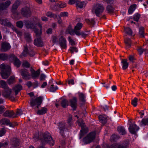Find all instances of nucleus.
I'll return each mask as SVG.
<instances>
[{
  "mask_svg": "<svg viewBox=\"0 0 148 148\" xmlns=\"http://www.w3.org/2000/svg\"><path fill=\"white\" fill-rule=\"evenodd\" d=\"M39 19L35 17L32 22L27 21L26 25L27 28L33 29L36 34L37 38L34 40V45L38 47H42L43 45V43L40 36L42 33V26L39 23Z\"/></svg>",
  "mask_w": 148,
  "mask_h": 148,
  "instance_id": "obj_1",
  "label": "nucleus"
},
{
  "mask_svg": "<svg viewBox=\"0 0 148 148\" xmlns=\"http://www.w3.org/2000/svg\"><path fill=\"white\" fill-rule=\"evenodd\" d=\"M0 68L1 70V74L2 78L4 79H6L10 74L11 69L10 66L3 63L0 65Z\"/></svg>",
  "mask_w": 148,
  "mask_h": 148,
  "instance_id": "obj_2",
  "label": "nucleus"
},
{
  "mask_svg": "<svg viewBox=\"0 0 148 148\" xmlns=\"http://www.w3.org/2000/svg\"><path fill=\"white\" fill-rule=\"evenodd\" d=\"M43 99V98L42 96H39L35 99L32 98L30 100V106L35 109L36 107L38 108L42 103Z\"/></svg>",
  "mask_w": 148,
  "mask_h": 148,
  "instance_id": "obj_3",
  "label": "nucleus"
},
{
  "mask_svg": "<svg viewBox=\"0 0 148 148\" xmlns=\"http://www.w3.org/2000/svg\"><path fill=\"white\" fill-rule=\"evenodd\" d=\"M41 140L43 144L47 143L50 145H53L54 143L50 134L48 132H46L45 133L43 138L41 139Z\"/></svg>",
  "mask_w": 148,
  "mask_h": 148,
  "instance_id": "obj_4",
  "label": "nucleus"
},
{
  "mask_svg": "<svg viewBox=\"0 0 148 148\" xmlns=\"http://www.w3.org/2000/svg\"><path fill=\"white\" fill-rule=\"evenodd\" d=\"M104 7L102 5L97 4L95 5L92 9V12L94 13L97 16H99L100 14L102 13L103 11Z\"/></svg>",
  "mask_w": 148,
  "mask_h": 148,
  "instance_id": "obj_5",
  "label": "nucleus"
},
{
  "mask_svg": "<svg viewBox=\"0 0 148 148\" xmlns=\"http://www.w3.org/2000/svg\"><path fill=\"white\" fill-rule=\"evenodd\" d=\"M2 95L4 97L8 98L12 101L14 100V98L12 94V90L8 88L4 90L2 92Z\"/></svg>",
  "mask_w": 148,
  "mask_h": 148,
  "instance_id": "obj_6",
  "label": "nucleus"
},
{
  "mask_svg": "<svg viewBox=\"0 0 148 148\" xmlns=\"http://www.w3.org/2000/svg\"><path fill=\"white\" fill-rule=\"evenodd\" d=\"M77 122L78 123V125L82 127V130L80 131L79 136V138L81 139L86 132L87 130L84 128V123L82 120L81 119H79L77 121Z\"/></svg>",
  "mask_w": 148,
  "mask_h": 148,
  "instance_id": "obj_7",
  "label": "nucleus"
},
{
  "mask_svg": "<svg viewBox=\"0 0 148 148\" xmlns=\"http://www.w3.org/2000/svg\"><path fill=\"white\" fill-rule=\"evenodd\" d=\"M95 132H91L84 139V141L86 144L90 143L95 138Z\"/></svg>",
  "mask_w": 148,
  "mask_h": 148,
  "instance_id": "obj_8",
  "label": "nucleus"
},
{
  "mask_svg": "<svg viewBox=\"0 0 148 148\" xmlns=\"http://www.w3.org/2000/svg\"><path fill=\"white\" fill-rule=\"evenodd\" d=\"M67 41L66 38L63 36H60L59 37V44L61 49H66L67 48Z\"/></svg>",
  "mask_w": 148,
  "mask_h": 148,
  "instance_id": "obj_9",
  "label": "nucleus"
},
{
  "mask_svg": "<svg viewBox=\"0 0 148 148\" xmlns=\"http://www.w3.org/2000/svg\"><path fill=\"white\" fill-rule=\"evenodd\" d=\"M128 143L126 142L122 143H117L111 145L109 148H127L128 147Z\"/></svg>",
  "mask_w": 148,
  "mask_h": 148,
  "instance_id": "obj_10",
  "label": "nucleus"
},
{
  "mask_svg": "<svg viewBox=\"0 0 148 148\" xmlns=\"http://www.w3.org/2000/svg\"><path fill=\"white\" fill-rule=\"evenodd\" d=\"M139 129V127L134 124H130L128 128L130 132L132 134H135Z\"/></svg>",
  "mask_w": 148,
  "mask_h": 148,
  "instance_id": "obj_11",
  "label": "nucleus"
},
{
  "mask_svg": "<svg viewBox=\"0 0 148 148\" xmlns=\"http://www.w3.org/2000/svg\"><path fill=\"white\" fill-rule=\"evenodd\" d=\"M108 3V5L107 7V10L108 12L111 13L114 12V8L113 7L112 4L113 3L114 0H106Z\"/></svg>",
  "mask_w": 148,
  "mask_h": 148,
  "instance_id": "obj_12",
  "label": "nucleus"
},
{
  "mask_svg": "<svg viewBox=\"0 0 148 148\" xmlns=\"http://www.w3.org/2000/svg\"><path fill=\"white\" fill-rule=\"evenodd\" d=\"M21 75L23 79H29L30 78V75L27 69H22L21 72Z\"/></svg>",
  "mask_w": 148,
  "mask_h": 148,
  "instance_id": "obj_13",
  "label": "nucleus"
},
{
  "mask_svg": "<svg viewBox=\"0 0 148 148\" xmlns=\"http://www.w3.org/2000/svg\"><path fill=\"white\" fill-rule=\"evenodd\" d=\"M82 27V23H79L75 26L74 29V32L75 34L77 36H80L81 35V33L80 30Z\"/></svg>",
  "mask_w": 148,
  "mask_h": 148,
  "instance_id": "obj_14",
  "label": "nucleus"
},
{
  "mask_svg": "<svg viewBox=\"0 0 148 148\" xmlns=\"http://www.w3.org/2000/svg\"><path fill=\"white\" fill-rule=\"evenodd\" d=\"M10 45L6 42H4L2 43L1 50L2 52H4L7 51L10 48Z\"/></svg>",
  "mask_w": 148,
  "mask_h": 148,
  "instance_id": "obj_15",
  "label": "nucleus"
},
{
  "mask_svg": "<svg viewBox=\"0 0 148 148\" xmlns=\"http://www.w3.org/2000/svg\"><path fill=\"white\" fill-rule=\"evenodd\" d=\"M21 13L24 16L28 17L30 15L31 11L29 7H26L22 8L21 10Z\"/></svg>",
  "mask_w": 148,
  "mask_h": 148,
  "instance_id": "obj_16",
  "label": "nucleus"
},
{
  "mask_svg": "<svg viewBox=\"0 0 148 148\" xmlns=\"http://www.w3.org/2000/svg\"><path fill=\"white\" fill-rule=\"evenodd\" d=\"M0 23L3 25L6 26L11 27L12 29L15 30V28L14 27L12 24L9 22V21L6 19H0Z\"/></svg>",
  "mask_w": 148,
  "mask_h": 148,
  "instance_id": "obj_17",
  "label": "nucleus"
},
{
  "mask_svg": "<svg viewBox=\"0 0 148 148\" xmlns=\"http://www.w3.org/2000/svg\"><path fill=\"white\" fill-rule=\"evenodd\" d=\"M70 106L73 108V110H75L77 107V99L74 97L70 100Z\"/></svg>",
  "mask_w": 148,
  "mask_h": 148,
  "instance_id": "obj_18",
  "label": "nucleus"
},
{
  "mask_svg": "<svg viewBox=\"0 0 148 148\" xmlns=\"http://www.w3.org/2000/svg\"><path fill=\"white\" fill-rule=\"evenodd\" d=\"M58 128L60 130V134L63 136L64 132L66 130V128L65 127V123L64 122H61L59 123L58 125Z\"/></svg>",
  "mask_w": 148,
  "mask_h": 148,
  "instance_id": "obj_19",
  "label": "nucleus"
},
{
  "mask_svg": "<svg viewBox=\"0 0 148 148\" xmlns=\"http://www.w3.org/2000/svg\"><path fill=\"white\" fill-rule=\"evenodd\" d=\"M4 116L13 118L16 117V115L13 110H7L4 113Z\"/></svg>",
  "mask_w": 148,
  "mask_h": 148,
  "instance_id": "obj_20",
  "label": "nucleus"
},
{
  "mask_svg": "<svg viewBox=\"0 0 148 148\" xmlns=\"http://www.w3.org/2000/svg\"><path fill=\"white\" fill-rule=\"evenodd\" d=\"M11 3L10 1L8 0L5 3H2L0 4V10L6 9L9 6Z\"/></svg>",
  "mask_w": 148,
  "mask_h": 148,
  "instance_id": "obj_21",
  "label": "nucleus"
},
{
  "mask_svg": "<svg viewBox=\"0 0 148 148\" xmlns=\"http://www.w3.org/2000/svg\"><path fill=\"white\" fill-rule=\"evenodd\" d=\"M49 86H50V91L51 92H54L58 89V88L56 86H54L53 84V81L52 80H50L49 83Z\"/></svg>",
  "mask_w": 148,
  "mask_h": 148,
  "instance_id": "obj_22",
  "label": "nucleus"
},
{
  "mask_svg": "<svg viewBox=\"0 0 148 148\" xmlns=\"http://www.w3.org/2000/svg\"><path fill=\"white\" fill-rule=\"evenodd\" d=\"M100 121L103 124L106 123L107 121V116L105 114L101 115L99 116Z\"/></svg>",
  "mask_w": 148,
  "mask_h": 148,
  "instance_id": "obj_23",
  "label": "nucleus"
},
{
  "mask_svg": "<svg viewBox=\"0 0 148 148\" xmlns=\"http://www.w3.org/2000/svg\"><path fill=\"white\" fill-rule=\"evenodd\" d=\"M40 74L39 71L37 70L35 71L34 70H32L31 71V75L32 78L36 79L38 78Z\"/></svg>",
  "mask_w": 148,
  "mask_h": 148,
  "instance_id": "obj_24",
  "label": "nucleus"
},
{
  "mask_svg": "<svg viewBox=\"0 0 148 148\" xmlns=\"http://www.w3.org/2000/svg\"><path fill=\"white\" fill-rule=\"evenodd\" d=\"M21 3L20 1L17 0L16 1L12 6L11 8L12 12H14L17 9Z\"/></svg>",
  "mask_w": 148,
  "mask_h": 148,
  "instance_id": "obj_25",
  "label": "nucleus"
},
{
  "mask_svg": "<svg viewBox=\"0 0 148 148\" xmlns=\"http://www.w3.org/2000/svg\"><path fill=\"white\" fill-rule=\"evenodd\" d=\"M22 89V87L20 84L16 85L13 88V90L15 92V95H16L18 92Z\"/></svg>",
  "mask_w": 148,
  "mask_h": 148,
  "instance_id": "obj_26",
  "label": "nucleus"
},
{
  "mask_svg": "<svg viewBox=\"0 0 148 148\" xmlns=\"http://www.w3.org/2000/svg\"><path fill=\"white\" fill-rule=\"evenodd\" d=\"M47 111L46 108L42 107L40 110H38L36 113L38 115H42L46 113Z\"/></svg>",
  "mask_w": 148,
  "mask_h": 148,
  "instance_id": "obj_27",
  "label": "nucleus"
},
{
  "mask_svg": "<svg viewBox=\"0 0 148 148\" xmlns=\"http://www.w3.org/2000/svg\"><path fill=\"white\" fill-rule=\"evenodd\" d=\"M122 67L123 70H125L128 67L129 64L127 62V60L124 59L122 60Z\"/></svg>",
  "mask_w": 148,
  "mask_h": 148,
  "instance_id": "obj_28",
  "label": "nucleus"
},
{
  "mask_svg": "<svg viewBox=\"0 0 148 148\" xmlns=\"http://www.w3.org/2000/svg\"><path fill=\"white\" fill-rule=\"evenodd\" d=\"M86 4V3L85 1H78L76 4V6L80 8H82L85 7Z\"/></svg>",
  "mask_w": 148,
  "mask_h": 148,
  "instance_id": "obj_29",
  "label": "nucleus"
},
{
  "mask_svg": "<svg viewBox=\"0 0 148 148\" xmlns=\"http://www.w3.org/2000/svg\"><path fill=\"white\" fill-rule=\"evenodd\" d=\"M140 125L141 126L148 125V118L143 119L140 123Z\"/></svg>",
  "mask_w": 148,
  "mask_h": 148,
  "instance_id": "obj_30",
  "label": "nucleus"
},
{
  "mask_svg": "<svg viewBox=\"0 0 148 148\" xmlns=\"http://www.w3.org/2000/svg\"><path fill=\"white\" fill-rule=\"evenodd\" d=\"M0 85L1 87L4 89V90L9 88L6 82L4 80H1L0 81Z\"/></svg>",
  "mask_w": 148,
  "mask_h": 148,
  "instance_id": "obj_31",
  "label": "nucleus"
},
{
  "mask_svg": "<svg viewBox=\"0 0 148 148\" xmlns=\"http://www.w3.org/2000/svg\"><path fill=\"white\" fill-rule=\"evenodd\" d=\"M117 130L120 134L122 135H124L126 134V132L124 128L122 127L119 126L117 128Z\"/></svg>",
  "mask_w": 148,
  "mask_h": 148,
  "instance_id": "obj_32",
  "label": "nucleus"
},
{
  "mask_svg": "<svg viewBox=\"0 0 148 148\" xmlns=\"http://www.w3.org/2000/svg\"><path fill=\"white\" fill-rule=\"evenodd\" d=\"M136 6V4H134L130 6L128 10L129 14H132L135 10Z\"/></svg>",
  "mask_w": 148,
  "mask_h": 148,
  "instance_id": "obj_33",
  "label": "nucleus"
},
{
  "mask_svg": "<svg viewBox=\"0 0 148 148\" xmlns=\"http://www.w3.org/2000/svg\"><path fill=\"white\" fill-rule=\"evenodd\" d=\"M124 42L126 46V48H129L131 46V42L129 38H126L124 40Z\"/></svg>",
  "mask_w": 148,
  "mask_h": 148,
  "instance_id": "obj_34",
  "label": "nucleus"
},
{
  "mask_svg": "<svg viewBox=\"0 0 148 148\" xmlns=\"http://www.w3.org/2000/svg\"><path fill=\"white\" fill-rule=\"evenodd\" d=\"M1 123L2 124L9 125L10 124V120L6 118H4L2 119L0 121Z\"/></svg>",
  "mask_w": 148,
  "mask_h": 148,
  "instance_id": "obj_35",
  "label": "nucleus"
},
{
  "mask_svg": "<svg viewBox=\"0 0 148 148\" xmlns=\"http://www.w3.org/2000/svg\"><path fill=\"white\" fill-rule=\"evenodd\" d=\"M0 60L4 61L7 60L9 58L8 55L6 53H1Z\"/></svg>",
  "mask_w": 148,
  "mask_h": 148,
  "instance_id": "obj_36",
  "label": "nucleus"
},
{
  "mask_svg": "<svg viewBox=\"0 0 148 148\" xmlns=\"http://www.w3.org/2000/svg\"><path fill=\"white\" fill-rule=\"evenodd\" d=\"M61 105L63 108H65L68 106L69 104V102L66 99H63L61 102Z\"/></svg>",
  "mask_w": 148,
  "mask_h": 148,
  "instance_id": "obj_37",
  "label": "nucleus"
},
{
  "mask_svg": "<svg viewBox=\"0 0 148 148\" xmlns=\"http://www.w3.org/2000/svg\"><path fill=\"white\" fill-rule=\"evenodd\" d=\"M125 32L127 34L131 36L132 35V31L131 29L129 27L125 28Z\"/></svg>",
  "mask_w": 148,
  "mask_h": 148,
  "instance_id": "obj_38",
  "label": "nucleus"
},
{
  "mask_svg": "<svg viewBox=\"0 0 148 148\" xmlns=\"http://www.w3.org/2000/svg\"><path fill=\"white\" fill-rule=\"evenodd\" d=\"M14 60V65L17 67L20 66L21 64V62L19 59L16 57H14L13 59Z\"/></svg>",
  "mask_w": 148,
  "mask_h": 148,
  "instance_id": "obj_39",
  "label": "nucleus"
},
{
  "mask_svg": "<svg viewBox=\"0 0 148 148\" xmlns=\"http://www.w3.org/2000/svg\"><path fill=\"white\" fill-rule=\"evenodd\" d=\"M57 6L60 8H63L66 6V4L64 2L60 1L57 4Z\"/></svg>",
  "mask_w": 148,
  "mask_h": 148,
  "instance_id": "obj_40",
  "label": "nucleus"
},
{
  "mask_svg": "<svg viewBox=\"0 0 148 148\" xmlns=\"http://www.w3.org/2000/svg\"><path fill=\"white\" fill-rule=\"evenodd\" d=\"M78 94L80 100L83 101H84L86 97L85 95L83 93L80 92L78 93Z\"/></svg>",
  "mask_w": 148,
  "mask_h": 148,
  "instance_id": "obj_41",
  "label": "nucleus"
},
{
  "mask_svg": "<svg viewBox=\"0 0 148 148\" xmlns=\"http://www.w3.org/2000/svg\"><path fill=\"white\" fill-rule=\"evenodd\" d=\"M139 34L141 37H144V28L143 27H141L139 28Z\"/></svg>",
  "mask_w": 148,
  "mask_h": 148,
  "instance_id": "obj_42",
  "label": "nucleus"
},
{
  "mask_svg": "<svg viewBox=\"0 0 148 148\" xmlns=\"http://www.w3.org/2000/svg\"><path fill=\"white\" fill-rule=\"evenodd\" d=\"M28 49L27 46V45H25L24 47L23 51L22 53V55L23 56H26L27 54Z\"/></svg>",
  "mask_w": 148,
  "mask_h": 148,
  "instance_id": "obj_43",
  "label": "nucleus"
},
{
  "mask_svg": "<svg viewBox=\"0 0 148 148\" xmlns=\"http://www.w3.org/2000/svg\"><path fill=\"white\" fill-rule=\"evenodd\" d=\"M68 13L66 12H61L59 15L58 16L59 17H63V18H66L68 16Z\"/></svg>",
  "mask_w": 148,
  "mask_h": 148,
  "instance_id": "obj_44",
  "label": "nucleus"
},
{
  "mask_svg": "<svg viewBox=\"0 0 148 148\" xmlns=\"http://www.w3.org/2000/svg\"><path fill=\"white\" fill-rule=\"evenodd\" d=\"M15 77L14 76H11L8 80V83L9 84H13L14 81Z\"/></svg>",
  "mask_w": 148,
  "mask_h": 148,
  "instance_id": "obj_45",
  "label": "nucleus"
},
{
  "mask_svg": "<svg viewBox=\"0 0 148 148\" xmlns=\"http://www.w3.org/2000/svg\"><path fill=\"white\" fill-rule=\"evenodd\" d=\"M69 50L71 51V53H74L75 52L77 53L78 51L77 48L74 47H70Z\"/></svg>",
  "mask_w": 148,
  "mask_h": 148,
  "instance_id": "obj_46",
  "label": "nucleus"
},
{
  "mask_svg": "<svg viewBox=\"0 0 148 148\" xmlns=\"http://www.w3.org/2000/svg\"><path fill=\"white\" fill-rule=\"evenodd\" d=\"M60 36H54L52 37V39L53 42L54 43H56L59 42V37Z\"/></svg>",
  "mask_w": 148,
  "mask_h": 148,
  "instance_id": "obj_47",
  "label": "nucleus"
},
{
  "mask_svg": "<svg viewBox=\"0 0 148 148\" xmlns=\"http://www.w3.org/2000/svg\"><path fill=\"white\" fill-rule=\"evenodd\" d=\"M66 32L71 35H74V30H73L71 27H69L66 30Z\"/></svg>",
  "mask_w": 148,
  "mask_h": 148,
  "instance_id": "obj_48",
  "label": "nucleus"
},
{
  "mask_svg": "<svg viewBox=\"0 0 148 148\" xmlns=\"http://www.w3.org/2000/svg\"><path fill=\"white\" fill-rule=\"evenodd\" d=\"M140 15L138 14H136L134 15L133 19L134 21L138 22L140 17Z\"/></svg>",
  "mask_w": 148,
  "mask_h": 148,
  "instance_id": "obj_49",
  "label": "nucleus"
},
{
  "mask_svg": "<svg viewBox=\"0 0 148 148\" xmlns=\"http://www.w3.org/2000/svg\"><path fill=\"white\" fill-rule=\"evenodd\" d=\"M138 99L137 98L135 97L134 99L132 101V104L134 106L136 107V106L137 103Z\"/></svg>",
  "mask_w": 148,
  "mask_h": 148,
  "instance_id": "obj_50",
  "label": "nucleus"
},
{
  "mask_svg": "<svg viewBox=\"0 0 148 148\" xmlns=\"http://www.w3.org/2000/svg\"><path fill=\"white\" fill-rule=\"evenodd\" d=\"M22 65L23 67L26 68H29L30 66V64L26 61H25L23 62Z\"/></svg>",
  "mask_w": 148,
  "mask_h": 148,
  "instance_id": "obj_51",
  "label": "nucleus"
},
{
  "mask_svg": "<svg viewBox=\"0 0 148 148\" xmlns=\"http://www.w3.org/2000/svg\"><path fill=\"white\" fill-rule=\"evenodd\" d=\"M39 86V83L37 81H35L33 83H32V87L34 88H36Z\"/></svg>",
  "mask_w": 148,
  "mask_h": 148,
  "instance_id": "obj_52",
  "label": "nucleus"
},
{
  "mask_svg": "<svg viewBox=\"0 0 148 148\" xmlns=\"http://www.w3.org/2000/svg\"><path fill=\"white\" fill-rule=\"evenodd\" d=\"M25 38L28 42H30L31 41V37L30 35L29 34H25Z\"/></svg>",
  "mask_w": 148,
  "mask_h": 148,
  "instance_id": "obj_53",
  "label": "nucleus"
},
{
  "mask_svg": "<svg viewBox=\"0 0 148 148\" xmlns=\"http://www.w3.org/2000/svg\"><path fill=\"white\" fill-rule=\"evenodd\" d=\"M23 114V113L22 111L20 109H18L17 110L16 114H15V115H16V117L17 115H19L20 116H21Z\"/></svg>",
  "mask_w": 148,
  "mask_h": 148,
  "instance_id": "obj_54",
  "label": "nucleus"
},
{
  "mask_svg": "<svg viewBox=\"0 0 148 148\" xmlns=\"http://www.w3.org/2000/svg\"><path fill=\"white\" fill-rule=\"evenodd\" d=\"M16 25L17 27L19 28L22 27L23 25V23L22 21L17 22L16 23Z\"/></svg>",
  "mask_w": 148,
  "mask_h": 148,
  "instance_id": "obj_55",
  "label": "nucleus"
},
{
  "mask_svg": "<svg viewBox=\"0 0 148 148\" xmlns=\"http://www.w3.org/2000/svg\"><path fill=\"white\" fill-rule=\"evenodd\" d=\"M6 130L4 128L0 130V136H3L6 132Z\"/></svg>",
  "mask_w": 148,
  "mask_h": 148,
  "instance_id": "obj_56",
  "label": "nucleus"
},
{
  "mask_svg": "<svg viewBox=\"0 0 148 148\" xmlns=\"http://www.w3.org/2000/svg\"><path fill=\"white\" fill-rule=\"evenodd\" d=\"M68 40L69 43L71 45H75V42L74 40L72 39L70 37H69Z\"/></svg>",
  "mask_w": 148,
  "mask_h": 148,
  "instance_id": "obj_57",
  "label": "nucleus"
},
{
  "mask_svg": "<svg viewBox=\"0 0 148 148\" xmlns=\"http://www.w3.org/2000/svg\"><path fill=\"white\" fill-rule=\"evenodd\" d=\"M67 82L69 85H73L74 84V80L73 79H68Z\"/></svg>",
  "mask_w": 148,
  "mask_h": 148,
  "instance_id": "obj_58",
  "label": "nucleus"
},
{
  "mask_svg": "<svg viewBox=\"0 0 148 148\" xmlns=\"http://www.w3.org/2000/svg\"><path fill=\"white\" fill-rule=\"evenodd\" d=\"M111 83V82L110 81H109L108 83L106 84H105V83H102L103 84H104L103 86L105 87L107 89H108L110 88V84Z\"/></svg>",
  "mask_w": 148,
  "mask_h": 148,
  "instance_id": "obj_59",
  "label": "nucleus"
},
{
  "mask_svg": "<svg viewBox=\"0 0 148 148\" xmlns=\"http://www.w3.org/2000/svg\"><path fill=\"white\" fill-rule=\"evenodd\" d=\"M78 0H69L68 2V3L70 5H73L76 3Z\"/></svg>",
  "mask_w": 148,
  "mask_h": 148,
  "instance_id": "obj_60",
  "label": "nucleus"
},
{
  "mask_svg": "<svg viewBox=\"0 0 148 148\" xmlns=\"http://www.w3.org/2000/svg\"><path fill=\"white\" fill-rule=\"evenodd\" d=\"M46 76L44 74H41L40 75V79L41 81H43L45 79Z\"/></svg>",
  "mask_w": 148,
  "mask_h": 148,
  "instance_id": "obj_61",
  "label": "nucleus"
},
{
  "mask_svg": "<svg viewBox=\"0 0 148 148\" xmlns=\"http://www.w3.org/2000/svg\"><path fill=\"white\" fill-rule=\"evenodd\" d=\"M72 119V117L71 115L69 116V119L67 120V123L69 124V125L70 126L71 125V121Z\"/></svg>",
  "mask_w": 148,
  "mask_h": 148,
  "instance_id": "obj_62",
  "label": "nucleus"
},
{
  "mask_svg": "<svg viewBox=\"0 0 148 148\" xmlns=\"http://www.w3.org/2000/svg\"><path fill=\"white\" fill-rule=\"evenodd\" d=\"M18 125V124L16 122H13L12 123H11L10 122V124H9V125L11 127H14V126H16Z\"/></svg>",
  "mask_w": 148,
  "mask_h": 148,
  "instance_id": "obj_63",
  "label": "nucleus"
},
{
  "mask_svg": "<svg viewBox=\"0 0 148 148\" xmlns=\"http://www.w3.org/2000/svg\"><path fill=\"white\" fill-rule=\"evenodd\" d=\"M89 34L88 32H82L81 33V35L83 37H85L88 35Z\"/></svg>",
  "mask_w": 148,
  "mask_h": 148,
  "instance_id": "obj_64",
  "label": "nucleus"
}]
</instances>
